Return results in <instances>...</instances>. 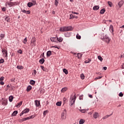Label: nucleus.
Instances as JSON below:
<instances>
[{"instance_id":"obj_1","label":"nucleus","mask_w":124,"mask_h":124,"mask_svg":"<svg viewBox=\"0 0 124 124\" xmlns=\"http://www.w3.org/2000/svg\"><path fill=\"white\" fill-rule=\"evenodd\" d=\"M101 39H102V40H103L104 41H105V42L108 44H109V43H110V40H111V39L109 38V37H108L107 35H106L104 37H101Z\"/></svg>"},{"instance_id":"obj_2","label":"nucleus","mask_w":124,"mask_h":124,"mask_svg":"<svg viewBox=\"0 0 124 124\" xmlns=\"http://www.w3.org/2000/svg\"><path fill=\"white\" fill-rule=\"evenodd\" d=\"M72 30H73V27L71 26L63 27L64 31H72Z\"/></svg>"},{"instance_id":"obj_3","label":"nucleus","mask_w":124,"mask_h":124,"mask_svg":"<svg viewBox=\"0 0 124 124\" xmlns=\"http://www.w3.org/2000/svg\"><path fill=\"white\" fill-rule=\"evenodd\" d=\"M75 100H76V97L75 96V94L74 96L73 97V98L70 99V102H71V105L70 106H72L74 103H75Z\"/></svg>"},{"instance_id":"obj_4","label":"nucleus","mask_w":124,"mask_h":124,"mask_svg":"<svg viewBox=\"0 0 124 124\" xmlns=\"http://www.w3.org/2000/svg\"><path fill=\"white\" fill-rule=\"evenodd\" d=\"M0 103L2 104L3 106H5V105H7V99H2V100H1Z\"/></svg>"},{"instance_id":"obj_5","label":"nucleus","mask_w":124,"mask_h":124,"mask_svg":"<svg viewBox=\"0 0 124 124\" xmlns=\"http://www.w3.org/2000/svg\"><path fill=\"white\" fill-rule=\"evenodd\" d=\"M29 112H30V108H26L20 114V116H23L24 114H27Z\"/></svg>"},{"instance_id":"obj_6","label":"nucleus","mask_w":124,"mask_h":124,"mask_svg":"<svg viewBox=\"0 0 124 124\" xmlns=\"http://www.w3.org/2000/svg\"><path fill=\"white\" fill-rule=\"evenodd\" d=\"M66 114V109H64L61 114V117L62 120H64L65 118L64 117V115Z\"/></svg>"},{"instance_id":"obj_7","label":"nucleus","mask_w":124,"mask_h":124,"mask_svg":"<svg viewBox=\"0 0 124 124\" xmlns=\"http://www.w3.org/2000/svg\"><path fill=\"white\" fill-rule=\"evenodd\" d=\"M2 52L3 56H4L5 58H7V50H5V49H3Z\"/></svg>"},{"instance_id":"obj_8","label":"nucleus","mask_w":124,"mask_h":124,"mask_svg":"<svg viewBox=\"0 0 124 124\" xmlns=\"http://www.w3.org/2000/svg\"><path fill=\"white\" fill-rule=\"evenodd\" d=\"M35 105L36 107H39L40 105V102L37 100L34 101Z\"/></svg>"},{"instance_id":"obj_9","label":"nucleus","mask_w":124,"mask_h":124,"mask_svg":"<svg viewBox=\"0 0 124 124\" xmlns=\"http://www.w3.org/2000/svg\"><path fill=\"white\" fill-rule=\"evenodd\" d=\"M124 3V0H121L119 2V3H118L119 8H121V7H122L123 6Z\"/></svg>"},{"instance_id":"obj_10","label":"nucleus","mask_w":124,"mask_h":124,"mask_svg":"<svg viewBox=\"0 0 124 124\" xmlns=\"http://www.w3.org/2000/svg\"><path fill=\"white\" fill-rule=\"evenodd\" d=\"M93 117L94 119H97V118L99 117V114L97 112H94L93 115Z\"/></svg>"},{"instance_id":"obj_11","label":"nucleus","mask_w":124,"mask_h":124,"mask_svg":"<svg viewBox=\"0 0 124 124\" xmlns=\"http://www.w3.org/2000/svg\"><path fill=\"white\" fill-rule=\"evenodd\" d=\"M17 114H18V111L15 110L14 111L11 115L12 117H15L16 116Z\"/></svg>"},{"instance_id":"obj_12","label":"nucleus","mask_w":124,"mask_h":124,"mask_svg":"<svg viewBox=\"0 0 124 124\" xmlns=\"http://www.w3.org/2000/svg\"><path fill=\"white\" fill-rule=\"evenodd\" d=\"M112 115H113V113H111L110 115H107L104 116V117H103L102 119H103V120H105L106 119H108V118H109V117L112 116Z\"/></svg>"},{"instance_id":"obj_13","label":"nucleus","mask_w":124,"mask_h":124,"mask_svg":"<svg viewBox=\"0 0 124 124\" xmlns=\"http://www.w3.org/2000/svg\"><path fill=\"white\" fill-rule=\"evenodd\" d=\"M51 41H52L53 42H57V37H53L50 38Z\"/></svg>"},{"instance_id":"obj_14","label":"nucleus","mask_w":124,"mask_h":124,"mask_svg":"<svg viewBox=\"0 0 124 124\" xmlns=\"http://www.w3.org/2000/svg\"><path fill=\"white\" fill-rule=\"evenodd\" d=\"M6 3L9 5V7H12L13 6V2H7Z\"/></svg>"},{"instance_id":"obj_15","label":"nucleus","mask_w":124,"mask_h":124,"mask_svg":"<svg viewBox=\"0 0 124 124\" xmlns=\"http://www.w3.org/2000/svg\"><path fill=\"white\" fill-rule=\"evenodd\" d=\"M51 55H52V51L49 50L46 52L47 57H50Z\"/></svg>"},{"instance_id":"obj_16","label":"nucleus","mask_w":124,"mask_h":124,"mask_svg":"<svg viewBox=\"0 0 124 124\" xmlns=\"http://www.w3.org/2000/svg\"><path fill=\"white\" fill-rule=\"evenodd\" d=\"M109 31H111V32H113L114 31V27H113V25H111L109 27Z\"/></svg>"},{"instance_id":"obj_17","label":"nucleus","mask_w":124,"mask_h":124,"mask_svg":"<svg viewBox=\"0 0 124 124\" xmlns=\"http://www.w3.org/2000/svg\"><path fill=\"white\" fill-rule=\"evenodd\" d=\"M32 43L33 45H35V38L33 37L32 38L31 44Z\"/></svg>"},{"instance_id":"obj_18","label":"nucleus","mask_w":124,"mask_h":124,"mask_svg":"<svg viewBox=\"0 0 124 124\" xmlns=\"http://www.w3.org/2000/svg\"><path fill=\"white\" fill-rule=\"evenodd\" d=\"M67 91V87H64L62 88L61 90L62 93H65Z\"/></svg>"},{"instance_id":"obj_19","label":"nucleus","mask_w":124,"mask_h":124,"mask_svg":"<svg viewBox=\"0 0 124 124\" xmlns=\"http://www.w3.org/2000/svg\"><path fill=\"white\" fill-rule=\"evenodd\" d=\"M13 98H14L13 96H9V100L10 102H12V101H13Z\"/></svg>"},{"instance_id":"obj_20","label":"nucleus","mask_w":124,"mask_h":124,"mask_svg":"<svg viewBox=\"0 0 124 124\" xmlns=\"http://www.w3.org/2000/svg\"><path fill=\"white\" fill-rule=\"evenodd\" d=\"M45 62V60H44V59H41V60H40L39 61V62L40 63H41V64H43V63H44V62Z\"/></svg>"},{"instance_id":"obj_21","label":"nucleus","mask_w":124,"mask_h":124,"mask_svg":"<svg viewBox=\"0 0 124 124\" xmlns=\"http://www.w3.org/2000/svg\"><path fill=\"white\" fill-rule=\"evenodd\" d=\"M28 7H31V6H33L32 2H29L27 4Z\"/></svg>"},{"instance_id":"obj_22","label":"nucleus","mask_w":124,"mask_h":124,"mask_svg":"<svg viewBox=\"0 0 124 124\" xmlns=\"http://www.w3.org/2000/svg\"><path fill=\"white\" fill-rule=\"evenodd\" d=\"M99 9V6H95L93 7V10H98Z\"/></svg>"},{"instance_id":"obj_23","label":"nucleus","mask_w":124,"mask_h":124,"mask_svg":"<svg viewBox=\"0 0 124 124\" xmlns=\"http://www.w3.org/2000/svg\"><path fill=\"white\" fill-rule=\"evenodd\" d=\"M100 14H104L105 13V9L104 8L101 10L100 12Z\"/></svg>"},{"instance_id":"obj_24","label":"nucleus","mask_w":124,"mask_h":124,"mask_svg":"<svg viewBox=\"0 0 124 124\" xmlns=\"http://www.w3.org/2000/svg\"><path fill=\"white\" fill-rule=\"evenodd\" d=\"M63 72H64V73H65L66 75H67V74H68V71H67V70H66V69H63Z\"/></svg>"},{"instance_id":"obj_25","label":"nucleus","mask_w":124,"mask_h":124,"mask_svg":"<svg viewBox=\"0 0 124 124\" xmlns=\"http://www.w3.org/2000/svg\"><path fill=\"white\" fill-rule=\"evenodd\" d=\"M85 123V120H84V119H81L79 121V124H83Z\"/></svg>"},{"instance_id":"obj_26","label":"nucleus","mask_w":124,"mask_h":124,"mask_svg":"<svg viewBox=\"0 0 124 124\" xmlns=\"http://www.w3.org/2000/svg\"><path fill=\"white\" fill-rule=\"evenodd\" d=\"M32 88V87L31 86H28L27 89V92H30Z\"/></svg>"},{"instance_id":"obj_27","label":"nucleus","mask_w":124,"mask_h":124,"mask_svg":"<svg viewBox=\"0 0 124 124\" xmlns=\"http://www.w3.org/2000/svg\"><path fill=\"white\" fill-rule=\"evenodd\" d=\"M57 40L58 41H59V42H62V40H63V39H62V37H57Z\"/></svg>"},{"instance_id":"obj_28","label":"nucleus","mask_w":124,"mask_h":124,"mask_svg":"<svg viewBox=\"0 0 124 124\" xmlns=\"http://www.w3.org/2000/svg\"><path fill=\"white\" fill-rule=\"evenodd\" d=\"M41 68L43 71H47V69L42 65L41 66Z\"/></svg>"},{"instance_id":"obj_29","label":"nucleus","mask_w":124,"mask_h":124,"mask_svg":"<svg viewBox=\"0 0 124 124\" xmlns=\"http://www.w3.org/2000/svg\"><path fill=\"white\" fill-rule=\"evenodd\" d=\"M59 5V2L58 1V0H55L54 2V5L56 6H58Z\"/></svg>"},{"instance_id":"obj_30","label":"nucleus","mask_w":124,"mask_h":124,"mask_svg":"<svg viewBox=\"0 0 124 124\" xmlns=\"http://www.w3.org/2000/svg\"><path fill=\"white\" fill-rule=\"evenodd\" d=\"M30 83L31 84V85H32V86H33V85L35 84V81H34V80H31L30 82Z\"/></svg>"},{"instance_id":"obj_31","label":"nucleus","mask_w":124,"mask_h":124,"mask_svg":"<svg viewBox=\"0 0 124 124\" xmlns=\"http://www.w3.org/2000/svg\"><path fill=\"white\" fill-rule=\"evenodd\" d=\"M80 78L82 80H84V79H85V75L83 74H81L80 75Z\"/></svg>"},{"instance_id":"obj_32","label":"nucleus","mask_w":124,"mask_h":124,"mask_svg":"<svg viewBox=\"0 0 124 124\" xmlns=\"http://www.w3.org/2000/svg\"><path fill=\"white\" fill-rule=\"evenodd\" d=\"M5 20L7 22H10V18L9 16H6L5 18Z\"/></svg>"},{"instance_id":"obj_33","label":"nucleus","mask_w":124,"mask_h":124,"mask_svg":"<svg viewBox=\"0 0 124 124\" xmlns=\"http://www.w3.org/2000/svg\"><path fill=\"white\" fill-rule=\"evenodd\" d=\"M22 103H23V102H20L17 104V105L16 106V107H17V108H19V107H20V106H21V105H22Z\"/></svg>"},{"instance_id":"obj_34","label":"nucleus","mask_w":124,"mask_h":124,"mask_svg":"<svg viewBox=\"0 0 124 124\" xmlns=\"http://www.w3.org/2000/svg\"><path fill=\"white\" fill-rule=\"evenodd\" d=\"M28 41V40L27 39V37H26L24 40L23 41V43H24V44H27V42Z\"/></svg>"},{"instance_id":"obj_35","label":"nucleus","mask_w":124,"mask_h":124,"mask_svg":"<svg viewBox=\"0 0 124 124\" xmlns=\"http://www.w3.org/2000/svg\"><path fill=\"white\" fill-rule=\"evenodd\" d=\"M108 5L110 6V7H112V6L113 5V3L111 1H108Z\"/></svg>"},{"instance_id":"obj_36","label":"nucleus","mask_w":124,"mask_h":124,"mask_svg":"<svg viewBox=\"0 0 124 124\" xmlns=\"http://www.w3.org/2000/svg\"><path fill=\"white\" fill-rule=\"evenodd\" d=\"M31 1L33 5L36 4V1L35 0H31Z\"/></svg>"},{"instance_id":"obj_37","label":"nucleus","mask_w":124,"mask_h":124,"mask_svg":"<svg viewBox=\"0 0 124 124\" xmlns=\"http://www.w3.org/2000/svg\"><path fill=\"white\" fill-rule=\"evenodd\" d=\"M17 69H23L24 68V67L22 66L18 65L17 66Z\"/></svg>"},{"instance_id":"obj_38","label":"nucleus","mask_w":124,"mask_h":124,"mask_svg":"<svg viewBox=\"0 0 124 124\" xmlns=\"http://www.w3.org/2000/svg\"><path fill=\"white\" fill-rule=\"evenodd\" d=\"M98 60H99V61H100L101 62H102V61H103V58H102V57H101V56H98Z\"/></svg>"},{"instance_id":"obj_39","label":"nucleus","mask_w":124,"mask_h":124,"mask_svg":"<svg viewBox=\"0 0 124 124\" xmlns=\"http://www.w3.org/2000/svg\"><path fill=\"white\" fill-rule=\"evenodd\" d=\"M57 106H61L62 105V102H58L56 103Z\"/></svg>"},{"instance_id":"obj_40","label":"nucleus","mask_w":124,"mask_h":124,"mask_svg":"<svg viewBox=\"0 0 124 124\" xmlns=\"http://www.w3.org/2000/svg\"><path fill=\"white\" fill-rule=\"evenodd\" d=\"M47 113H48V110H45L43 112L44 114V117H45L46 116V114H47Z\"/></svg>"},{"instance_id":"obj_41","label":"nucleus","mask_w":124,"mask_h":124,"mask_svg":"<svg viewBox=\"0 0 124 124\" xmlns=\"http://www.w3.org/2000/svg\"><path fill=\"white\" fill-rule=\"evenodd\" d=\"M50 48H57V49H58V50H60V47H59V46H50Z\"/></svg>"},{"instance_id":"obj_42","label":"nucleus","mask_w":124,"mask_h":124,"mask_svg":"<svg viewBox=\"0 0 124 124\" xmlns=\"http://www.w3.org/2000/svg\"><path fill=\"white\" fill-rule=\"evenodd\" d=\"M77 39H81V36L79 35V34H77L76 36Z\"/></svg>"},{"instance_id":"obj_43","label":"nucleus","mask_w":124,"mask_h":124,"mask_svg":"<svg viewBox=\"0 0 124 124\" xmlns=\"http://www.w3.org/2000/svg\"><path fill=\"white\" fill-rule=\"evenodd\" d=\"M101 78H102V76L97 77L96 78H95V81H96V80H98V79H101Z\"/></svg>"},{"instance_id":"obj_44","label":"nucleus","mask_w":124,"mask_h":124,"mask_svg":"<svg viewBox=\"0 0 124 124\" xmlns=\"http://www.w3.org/2000/svg\"><path fill=\"white\" fill-rule=\"evenodd\" d=\"M91 62H92V60L89 59L88 61H85L84 62H85V63H89Z\"/></svg>"},{"instance_id":"obj_45","label":"nucleus","mask_w":124,"mask_h":124,"mask_svg":"<svg viewBox=\"0 0 124 124\" xmlns=\"http://www.w3.org/2000/svg\"><path fill=\"white\" fill-rule=\"evenodd\" d=\"M69 19H74V16L73 15H70Z\"/></svg>"},{"instance_id":"obj_46","label":"nucleus","mask_w":124,"mask_h":124,"mask_svg":"<svg viewBox=\"0 0 124 124\" xmlns=\"http://www.w3.org/2000/svg\"><path fill=\"white\" fill-rule=\"evenodd\" d=\"M78 59H81V57H82V54L80 53L78 54Z\"/></svg>"},{"instance_id":"obj_47","label":"nucleus","mask_w":124,"mask_h":124,"mask_svg":"<svg viewBox=\"0 0 124 124\" xmlns=\"http://www.w3.org/2000/svg\"><path fill=\"white\" fill-rule=\"evenodd\" d=\"M119 96H120L121 97H122V96H124V93H123L121 92L119 94Z\"/></svg>"},{"instance_id":"obj_48","label":"nucleus","mask_w":124,"mask_h":124,"mask_svg":"<svg viewBox=\"0 0 124 124\" xmlns=\"http://www.w3.org/2000/svg\"><path fill=\"white\" fill-rule=\"evenodd\" d=\"M4 62V60L3 59H1L0 60V63H3Z\"/></svg>"},{"instance_id":"obj_49","label":"nucleus","mask_w":124,"mask_h":124,"mask_svg":"<svg viewBox=\"0 0 124 124\" xmlns=\"http://www.w3.org/2000/svg\"><path fill=\"white\" fill-rule=\"evenodd\" d=\"M80 112L81 113H86V109H81L80 110Z\"/></svg>"},{"instance_id":"obj_50","label":"nucleus","mask_w":124,"mask_h":124,"mask_svg":"<svg viewBox=\"0 0 124 124\" xmlns=\"http://www.w3.org/2000/svg\"><path fill=\"white\" fill-rule=\"evenodd\" d=\"M17 53H19V54H22L23 51H22V50L19 49V50L17 51Z\"/></svg>"},{"instance_id":"obj_51","label":"nucleus","mask_w":124,"mask_h":124,"mask_svg":"<svg viewBox=\"0 0 124 124\" xmlns=\"http://www.w3.org/2000/svg\"><path fill=\"white\" fill-rule=\"evenodd\" d=\"M3 80H4V77H1L0 78V81H3Z\"/></svg>"},{"instance_id":"obj_52","label":"nucleus","mask_w":124,"mask_h":124,"mask_svg":"<svg viewBox=\"0 0 124 124\" xmlns=\"http://www.w3.org/2000/svg\"><path fill=\"white\" fill-rule=\"evenodd\" d=\"M60 31H64L63 30V27L62 28V27H61L60 29Z\"/></svg>"},{"instance_id":"obj_53","label":"nucleus","mask_w":124,"mask_h":124,"mask_svg":"<svg viewBox=\"0 0 124 124\" xmlns=\"http://www.w3.org/2000/svg\"><path fill=\"white\" fill-rule=\"evenodd\" d=\"M17 4H18V3H17V2H13V5H17Z\"/></svg>"},{"instance_id":"obj_54","label":"nucleus","mask_w":124,"mask_h":124,"mask_svg":"<svg viewBox=\"0 0 124 124\" xmlns=\"http://www.w3.org/2000/svg\"><path fill=\"white\" fill-rule=\"evenodd\" d=\"M0 37L1 38V39L4 37V34H0Z\"/></svg>"},{"instance_id":"obj_55","label":"nucleus","mask_w":124,"mask_h":124,"mask_svg":"<svg viewBox=\"0 0 124 124\" xmlns=\"http://www.w3.org/2000/svg\"><path fill=\"white\" fill-rule=\"evenodd\" d=\"M26 14H31V11H26Z\"/></svg>"},{"instance_id":"obj_56","label":"nucleus","mask_w":124,"mask_h":124,"mask_svg":"<svg viewBox=\"0 0 124 124\" xmlns=\"http://www.w3.org/2000/svg\"><path fill=\"white\" fill-rule=\"evenodd\" d=\"M2 11H6V8L5 7H3L2 8Z\"/></svg>"},{"instance_id":"obj_57","label":"nucleus","mask_w":124,"mask_h":124,"mask_svg":"<svg viewBox=\"0 0 124 124\" xmlns=\"http://www.w3.org/2000/svg\"><path fill=\"white\" fill-rule=\"evenodd\" d=\"M0 85L3 86V85H4V82L3 81H0Z\"/></svg>"},{"instance_id":"obj_58","label":"nucleus","mask_w":124,"mask_h":124,"mask_svg":"<svg viewBox=\"0 0 124 124\" xmlns=\"http://www.w3.org/2000/svg\"><path fill=\"white\" fill-rule=\"evenodd\" d=\"M25 121H27V118H24L22 119V122H25Z\"/></svg>"},{"instance_id":"obj_59","label":"nucleus","mask_w":124,"mask_h":124,"mask_svg":"<svg viewBox=\"0 0 124 124\" xmlns=\"http://www.w3.org/2000/svg\"><path fill=\"white\" fill-rule=\"evenodd\" d=\"M21 11L23 13H26V12H27V11H26L25 10H22Z\"/></svg>"},{"instance_id":"obj_60","label":"nucleus","mask_w":124,"mask_h":124,"mask_svg":"<svg viewBox=\"0 0 124 124\" xmlns=\"http://www.w3.org/2000/svg\"><path fill=\"white\" fill-rule=\"evenodd\" d=\"M30 117L31 119H33L35 117V116L31 115V116H30Z\"/></svg>"},{"instance_id":"obj_61","label":"nucleus","mask_w":124,"mask_h":124,"mask_svg":"<svg viewBox=\"0 0 124 124\" xmlns=\"http://www.w3.org/2000/svg\"><path fill=\"white\" fill-rule=\"evenodd\" d=\"M33 73H34V75H36V70H33Z\"/></svg>"},{"instance_id":"obj_62","label":"nucleus","mask_w":124,"mask_h":124,"mask_svg":"<svg viewBox=\"0 0 124 124\" xmlns=\"http://www.w3.org/2000/svg\"><path fill=\"white\" fill-rule=\"evenodd\" d=\"M72 14H77V15H78V14H79L78 13H76V12H72Z\"/></svg>"},{"instance_id":"obj_63","label":"nucleus","mask_w":124,"mask_h":124,"mask_svg":"<svg viewBox=\"0 0 124 124\" xmlns=\"http://www.w3.org/2000/svg\"><path fill=\"white\" fill-rule=\"evenodd\" d=\"M28 120H31L30 116L26 118V121Z\"/></svg>"},{"instance_id":"obj_64","label":"nucleus","mask_w":124,"mask_h":124,"mask_svg":"<svg viewBox=\"0 0 124 124\" xmlns=\"http://www.w3.org/2000/svg\"><path fill=\"white\" fill-rule=\"evenodd\" d=\"M122 69H124V63L122 65Z\"/></svg>"}]
</instances>
